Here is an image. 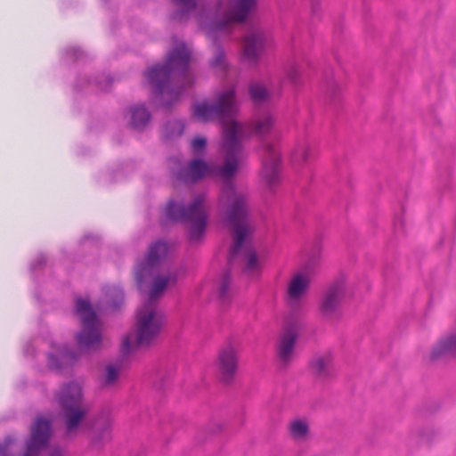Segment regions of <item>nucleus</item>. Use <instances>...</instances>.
<instances>
[{
    "instance_id": "obj_19",
    "label": "nucleus",
    "mask_w": 456,
    "mask_h": 456,
    "mask_svg": "<svg viewBox=\"0 0 456 456\" xmlns=\"http://www.w3.org/2000/svg\"><path fill=\"white\" fill-rule=\"evenodd\" d=\"M310 284V279L306 273H298L289 281L288 296L291 301H298L306 292Z\"/></svg>"
},
{
    "instance_id": "obj_20",
    "label": "nucleus",
    "mask_w": 456,
    "mask_h": 456,
    "mask_svg": "<svg viewBox=\"0 0 456 456\" xmlns=\"http://www.w3.org/2000/svg\"><path fill=\"white\" fill-rule=\"evenodd\" d=\"M191 111L192 117L201 122H208L215 118L213 102L208 100L193 102Z\"/></svg>"
},
{
    "instance_id": "obj_41",
    "label": "nucleus",
    "mask_w": 456,
    "mask_h": 456,
    "mask_svg": "<svg viewBox=\"0 0 456 456\" xmlns=\"http://www.w3.org/2000/svg\"><path fill=\"white\" fill-rule=\"evenodd\" d=\"M65 52L67 55L72 53L73 62H77L83 55V52L78 46L69 47Z\"/></svg>"
},
{
    "instance_id": "obj_3",
    "label": "nucleus",
    "mask_w": 456,
    "mask_h": 456,
    "mask_svg": "<svg viewBox=\"0 0 456 456\" xmlns=\"http://www.w3.org/2000/svg\"><path fill=\"white\" fill-rule=\"evenodd\" d=\"M53 398L65 425V437L71 438L82 428L89 439V446L102 449L112 430L111 407L103 406L96 415L87 418L88 410L83 404V387L74 379L63 382L54 392Z\"/></svg>"
},
{
    "instance_id": "obj_11",
    "label": "nucleus",
    "mask_w": 456,
    "mask_h": 456,
    "mask_svg": "<svg viewBox=\"0 0 456 456\" xmlns=\"http://www.w3.org/2000/svg\"><path fill=\"white\" fill-rule=\"evenodd\" d=\"M192 53L186 42L175 40V45L165 54L163 61L180 78H187L191 70Z\"/></svg>"
},
{
    "instance_id": "obj_28",
    "label": "nucleus",
    "mask_w": 456,
    "mask_h": 456,
    "mask_svg": "<svg viewBox=\"0 0 456 456\" xmlns=\"http://www.w3.org/2000/svg\"><path fill=\"white\" fill-rule=\"evenodd\" d=\"M173 371L171 370H159L156 374L153 387L158 391H163L171 383Z\"/></svg>"
},
{
    "instance_id": "obj_7",
    "label": "nucleus",
    "mask_w": 456,
    "mask_h": 456,
    "mask_svg": "<svg viewBox=\"0 0 456 456\" xmlns=\"http://www.w3.org/2000/svg\"><path fill=\"white\" fill-rule=\"evenodd\" d=\"M275 118L270 112L260 115L254 122L252 133L261 141L262 156V178L270 191L273 190L280 182V167L281 156L274 145L266 141L274 129Z\"/></svg>"
},
{
    "instance_id": "obj_30",
    "label": "nucleus",
    "mask_w": 456,
    "mask_h": 456,
    "mask_svg": "<svg viewBox=\"0 0 456 456\" xmlns=\"http://www.w3.org/2000/svg\"><path fill=\"white\" fill-rule=\"evenodd\" d=\"M314 158V151L309 146L299 147L293 155V160H298L300 165L307 164Z\"/></svg>"
},
{
    "instance_id": "obj_5",
    "label": "nucleus",
    "mask_w": 456,
    "mask_h": 456,
    "mask_svg": "<svg viewBox=\"0 0 456 456\" xmlns=\"http://www.w3.org/2000/svg\"><path fill=\"white\" fill-rule=\"evenodd\" d=\"M205 195L196 194L186 205L170 199L165 208V218L171 224H190L187 238L190 241L202 240L208 224V214L204 208Z\"/></svg>"
},
{
    "instance_id": "obj_29",
    "label": "nucleus",
    "mask_w": 456,
    "mask_h": 456,
    "mask_svg": "<svg viewBox=\"0 0 456 456\" xmlns=\"http://www.w3.org/2000/svg\"><path fill=\"white\" fill-rule=\"evenodd\" d=\"M290 431L295 438H305L309 433V426L305 420L296 419L290 424Z\"/></svg>"
},
{
    "instance_id": "obj_25",
    "label": "nucleus",
    "mask_w": 456,
    "mask_h": 456,
    "mask_svg": "<svg viewBox=\"0 0 456 456\" xmlns=\"http://www.w3.org/2000/svg\"><path fill=\"white\" fill-rule=\"evenodd\" d=\"M308 366L315 378L330 379L332 376L330 366L325 362L323 357H318L311 360Z\"/></svg>"
},
{
    "instance_id": "obj_8",
    "label": "nucleus",
    "mask_w": 456,
    "mask_h": 456,
    "mask_svg": "<svg viewBox=\"0 0 456 456\" xmlns=\"http://www.w3.org/2000/svg\"><path fill=\"white\" fill-rule=\"evenodd\" d=\"M142 76L151 86L148 95V101L151 106L156 99L166 94L169 83L176 77L163 61L148 66L142 71Z\"/></svg>"
},
{
    "instance_id": "obj_23",
    "label": "nucleus",
    "mask_w": 456,
    "mask_h": 456,
    "mask_svg": "<svg viewBox=\"0 0 456 456\" xmlns=\"http://www.w3.org/2000/svg\"><path fill=\"white\" fill-rule=\"evenodd\" d=\"M185 126V122L182 119L166 121L162 126L164 138L167 141H171L182 136L184 133Z\"/></svg>"
},
{
    "instance_id": "obj_22",
    "label": "nucleus",
    "mask_w": 456,
    "mask_h": 456,
    "mask_svg": "<svg viewBox=\"0 0 456 456\" xmlns=\"http://www.w3.org/2000/svg\"><path fill=\"white\" fill-rule=\"evenodd\" d=\"M324 82L326 86V94L329 97L330 102L334 107H337L341 101V89L338 83L334 80L333 71L331 69L325 72Z\"/></svg>"
},
{
    "instance_id": "obj_44",
    "label": "nucleus",
    "mask_w": 456,
    "mask_h": 456,
    "mask_svg": "<svg viewBox=\"0 0 456 456\" xmlns=\"http://www.w3.org/2000/svg\"><path fill=\"white\" fill-rule=\"evenodd\" d=\"M48 449L50 450L48 456H63V450L59 445L53 447L50 446Z\"/></svg>"
},
{
    "instance_id": "obj_10",
    "label": "nucleus",
    "mask_w": 456,
    "mask_h": 456,
    "mask_svg": "<svg viewBox=\"0 0 456 456\" xmlns=\"http://www.w3.org/2000/svg\"><path fill=\"white\" fill-rule=\"evenodd\" d=\"M213 109L215 118H218L223 124L232 122L233 126L239 129L240 124L235 119L239 107L236 102V87L232 86L219 92L213 101ZM240 132V130H238Z\"/></svg>"
},
{
    "instance_id": "obj_45",
    "label": "nucleus",
    "mask_w": 456,
    "mask_h": 456,
    "mask_svg": "<svg viewBox=\"0 0 456 456\" xmlns=\"http://www.w3.org/2000/svg\"><path fill=\"white\" fill-rule=\"evenodd\" d=\"M311 4L312 13L318 16L320 12V0H309Z\"/></svg>"
},
{
    "instance_id": "obj_4",
    "label": "nucleus",
    "mask_w": 456,
    "mask_h": 456,
    "mask_svg": "<svg viewBox=\"0 0 456 456\" xmlns=\"http://www.w3.org/2000/svg\"><path fill=\"white\" fill-rule=\"evenodd\" d=\"M248 211L245 197L226 201V211L224 221L232 232V244L230 248L227 266L223 271L222 280L218 289V297L224 299L227 294L232 281V269L233 261L240 253L243 244L249 235L248 224Z\"/></svg>"
},
{
    "instance_id": "obj_38",
    "label": "nucleus",
    "mask_w": 456,
    "mask_h": 456,
    "mask_svg": "<svg viewBox=\"0 0 456 456\" xmlns=\"http://www.w3.org/2000/svg\"><path fill=\"white\" fill-rule=\"evenodd\" d=\"M419 436L428 445H431L433 439L436 436V432L434 429L425 428L419 430Z\"/></svg>"
},
{
    "instance_id": "obj_13",
    "label": "nucleus",
    "mask_w": 456,
    "mask_h": 456,
    "mask_svg": "<svg viewBox=\"0 0 456 456\" xmlns=\"http://www.w3.org/2000/svg\"><path fill=\"white\" fill-rule=\"evenodd\" d=\"M346 293V281L339 278L331 283L319 305V311L325 319H331L336 314Z\"/></svg>"
},
{
    "instance_id": "obj_24",
    "label": "nucleus",
    "mask_w": 456,
    "mask_h": 456,
    "mask_svg": "<svg viewBox=\"0 0 456 456\" xmlns=\"http://www.w3.org/2000/svg\"><path fill=\"white\" fill-rule=\"evenodd\" d=\"M248 94L255 105H262L271 99L267 87L260 83H253L248 87Z\"/></svg>"
},
{
    "instance_id": "obj_27",
    "label": "nucleus",
    "mask_w": 456,
    "mask_h": 456,
    "mask_svg": "<svg viewBox=\"0 0 456 456\" xmlns=\"http://www.w3.org/2000/svg\"><path fill=\"white\" fill-rule=\"evenodd\" d=\"M208 151V139L198 134L191 140V151L192 157L205 158Z\"/></svg>"
},
{
    "instance_id": "obj_47",
    "label": "nucleus",
    "mask_w": 456,
    "mask_h": 456,
    "mask_svg": "<svg viewBox=\"0 0 456 456\" xmlns=\"http://www.w3.org/2000/svg\"><path fill=\"white\" fill-rule=\"evenodd\" d=\"M164 276L167 277L168 279V285L169 284H176L178 281V274L176 273H169L167 274H164Z\"/></svg>"
},
{
    "instance_id": "obj_21",
    "label": "nucleus",
    "mask_w": 456,
    "mask_h": 456,
    "mask_svg": "<svg viewBox=\"0 0 456 456\" xmlns=\"http://www.w3.org/2000/svg\"><path fill=\"white\" fill-rule=\"evenodd\" d=\"M119 352H121V348L119 349ZM120 354H121V359L118 363H109L104 367L103 376H102V387L112 386L118 379L123 361L125 358H126L128 356V355L124 356L122 354V353H120Z\"/></svg>"
},
{
    "instance_id": "obj_37",
    "label": "nucleus",
    "mask_w": 456,
    "mask_h": 456,
    "mask_svg": "<svg viewBox=\"0 0 456 456\" xmlns=\"http://www.w3.org/2000/svg\"><path fill=\"white\" fill-rule=\"evenodd\" d=\"M47 263V257L44 254H40L37 260H34L29 265V270L35 272L37 270H42L45 267Z\"/></svg>"
},
{
    "instance_id": "obj_17",
    "label": "nucleus",
    "mask_w": 456,
    "mask_h": 456,
    "mask_svg": "<svg viewBox=\"0 0 456 456\" xmlns=\"http://www.w3.org/2000/svg\"><path fill=\"white\" fill-rule=\"evenodd\" d=\"M265 36L262 32L254 31L248 34L245 37L243 59L250 64H256L265 48Z\"/></svg>"
},
{
    "instance_id": "obj_14",
    "label": "nucleus",
    "mask_w": 456,
    "mask_h": 456,
    "mask_svg": "<svg viewBox=\"0 0 456 456\" xmlns=\"http://www.w3.org/2000/svg\"><path fill=\"white\" fill-rule=\"evenodd\" d=\"M301 328V323L298 321L293 320L287 322L278 348V355L282 362L288 363L290 361Z\"/></svg>"
},
{
    "instance_id": "obj_33",
    "label": "nucleus",
    "mask_w": 456,
    "mask_h": 456,
    "mask_svg": "<svg viewBox=\"0 0 456 456\" xmlns=\"http://www.w3.org/2000/svg\"><path fill=\"white\" fill-rule=\"evenodd\" d=\"M175 4L180 7L181 15L189 13L195 10L198 6V0H174Z\"/></svg>"
},
{
    "instance_id": "obj_31",
    "label": "nucleus",
    "mask_w": 456,
    "mask_h": 456,
    "mask_svg": "<svg viewBox=\"0 0 456 456\" xmlns=\"http://www.w3.org/2000/svg\"><path fill=\"white\" fill-rule=\"evenodd\" d=\"M228 27V20L224 17L214 16L209 23L208 28L211 32L217 33L225 30Z\"/></svg>"
},
{
    "instance_id": "obj_12",
    "label": "nucleus",
    "mask_w": 456,
    "mask_h": 456,
    "mask_svg": "<svg viewBox=\"0 0 456 456\" xmlns=\"http://www.w3.org/2000/svg\"><path fill=\"white\" fill-rule=\"evenodd\" d=\"M194 78L187 77L183 80H177L175 84L173 81L169 83L167 88L166 94L161 95L160 98L156 99L152 103L151 108L158 111L163 110L167 114H171L175 107L181 102L182 97L188 87L193 86Z\"/></svg>"
},
{
    "instance_id": "obj_35",
    "label": "nucleus",
    "mask_w": 456,
    "mask_h": 456,
    "mask_svg": "<svg viewBox=\"0 0 456 456\" xmlns=\"http://www.w3.org/2000/svg\"><path fill=\"white\" fill-rule=\"evenodd\" d=\"M440 404L437 402L432 401L425 403L419 410L418 412L420 416L431 415L438 411Z\"/></svg>"
},
{
    "instance_id": "obj_26",
    "label": "nucleus",
    "mask_w": 456,
    "mask_h": 456,
    "mask_svg": "<svg viewBox=\"0 0 456 456\" xmlns=\"http://www.w3.org/2000/svg\"><path fill=\"white\" fill-rule=\"evenodd\" d=\"M241 251L243 252L246 259V265L243 268V272L247 273L253 271L258 265V255L256 250L251 244H247L245 242L240 252Z\"/></svg>"
},
{
    "instance_id": "obj_15",
    "label": "nucleus",
    "mask_w": 456,
    "mask_h": 456,
    "mask_svg": "<svg viewBox=\"0 0 456 456\" xmlns=\"http://www.w3.org/2000/svg\"><path fill=\"white\" fill-rule=\"evenodd\" d=\"M127 113L129 114L127 128L138 133H143L148 130L153 116L144 102L129 105Z\"/></svg>"
},
{
    "instance_id": "obj_2",
    "label": "nucleus",
    "mask_w": 456,
    "mask_h": 456,
    "mask_svg": "<svg viewBox=\"0 0 456 456\" xmlns=\"http://www.w3.org/2000/svg\"><path fill=\"white\" fill-rule=\"evenodd\" d=\"M169 252V245L163 239L153 241L147 252L134 266V279L140 292L147 293L143 309L137 313L135 338L130 336L122 339L121 353L124 356L141 349H150L159 337L165 322L164 312L158 311L154 302L160 298L168 287V278L159 273V267Z\"/></svg>"
},
{
    "instance_id": "obj_36",
    "label": "nucleus",
    "mask_w": 456,
    "mask_h": 456,
    "mask_svg": "<svg viewBox=\"0 0 456 456\" xmlns=\"http://www.w3.org/2000/svg\"><path fill=\"white\" fill-rule=\"evenodd\" d=\"M225 60V52L222 46H219L213 56V58L210 60L209 64L211 67H220L224 64Z\"/></svg>"
},
{
    "instance_id": "obj_9",
    "label": "nucleus",
    "mask_w": 456,
    "mask_h": 456,
    "mask_svg": "<svg viewBox=\"0 0 456 456\" xmlns=\"http://www.w3.org/2000/svg\"><path fill=\"white\" fill-rule=\"evenodd\" d=\"M220 165L208 162L205 158L191 157L185 167L177 174L179 180L185 184L193 185L206 178L216 177Z\"/></svg>"
},
{
    "instance_id": "obj_43",
    "label": "nucleus",
    "mask_w": 456,
    "mask_h": 456,
    "mask_svg": "<svg viewBox=\"0 0 456 456\" xmlns=\"http://www.w3.org/2000/svg\"><path fill=\"white\" fill-rule=\"evenodd\" d=\"M317 258H318V256L315 254H313L312 256H310L308 260L305 264V267H304L305 270L308 271V272L312 271L317 263Z\"/></svg>"
},
{
    "instance_id": "obj_6",
    "label": "nucleus",
    "mask_w": 456,
    "mask_h": 456,
    "mask_svg": "<svg viewBox=\"0 0 456 456\" xmlns=\"http://www.w3.org/2000/svg\"><path fill=\"white\" fill-rule=\"evenodd\" d=\"M220 149L224 155V162L220 165V169L216 177L223 180L222 195L226 201L244 197L237 192L234 182V178L240 170V157L244 150L240 133L236 127L224 129Z\"/></svg>"
},
{
    "instance_id": "obj_42",
    "label": "nucleus",
    "mask_w": 456,
    "mask_h": 456,
    "mask_svg": "<svg viewBox=\"0 0 456 456\" xmlns=\"http://www.w3.org/2000/svg\"><path fill=\"white\" fill-rule=\"evenodd\" d=\"M224 429V425L222 423H215L211 424L207 428V432L209 435H216L220 433Z\"/></svg>"
},
{
    "instance_id": "obj_18",
    "label": "nucleus",
    "mask_w": 456,
    "mask_h": 456,
    "mask_svg": "<svg viewBox=\"0 0 456 456\" xmlns=\"http://www.w3.org/2000/svg\"><path fill=\"white\" fill-rule=\"evenodd\" d=\"M256 5V0H236L230 12V19L237 23H245Z\"/></svg>"
},
{
    "instance_id": "obj_46",
    "label": "nucleus",
    "mask_w": 456,
    "mask_h": 456,
    "mask_svg": "<svg viewBox=\"0 0 456 456\" xmlns=\"http://www.w3.org/2000/svg\"><path fill=\"white\" fill-rule=\"evenodd\" d=\"M394 270L392 267L387 265L384 269V279L387 282L393 279Z\"/></svg>"
},
{
    "instance_id": "obj_34",
    "label": "nucleus",
    "mask_w": 456,
    "mask_h": 456,
    "mask_svg": "<svg viewBox=\"0 0 456 456\" xmlns=\"http://www.w3.org/2000/svg\"><path fill=\"white\" fill-rule=\"evenodd\" d=\"M287 76H288V78L289 79V81L291 82V84L295 87H298L302 85L301 73L296 65L291 66L288 69Z\"/></svg>"
},
{
    "instance_id": "obj_40",
    "label": "nucleus",
    "mask_w": 456,
    "mask_h": 456,
    "mask_svg": "<svg viewBox=\"0 0 456 456\" xmlns=\"http://www.w3.org/2000/svg\"><path fill=\"white\" fill-rule=\"evenodd\" d=\"M23 354L27 357L35 358L37 355V348L31 341H28L23 347Z\"/></svg>"
},
{
    "instance_id": "obj_1",
    "label": "nucleus",
    "mask_w": 456,
    "mask_h": 456,
    "mask_svg": "<svg viewBox=\"0 0 456 456\" xmlns=\"http://www.w3.org/2000/svg\"><path fill=\"white\" fill-rule=\"evenodd\" d=\"M125 304V291L118 285H107L102 289V297L94 304L89 296L75 297L74 314L80 321V330L74 339L77 350L69 343L54 346L55 352L46 354L49 370L57 374H72L74 367L83 354L100 352L103 346L102 321L100 314H114Z\"/></svg>"
},
{
    "instance_id": "obj_16",
    "label": "nucleus",
    "mask_w": 456,
    "mask_h": 456,
    "mask_svg": "<svg viewBox=\"0 0 456 456\" xmlns=\"http://www.w3.org/2000/svg\"><path fill=\"white\" fill-rule=\"evenodd\" d=\"M218 369L220 372V381L225 385H231L238 370V359L232 345H229L219 352Z\"/></svg>"
},
{
    "instance_id": "obj_32",
    "label": "nucleus",
    "mask_w": 456,
    "mask_h": 456,
    "mask_svg": "<svg viewBox=\"0 0 456 456\" xmlns=\"http://www.w3.org/2000/svg\"><path fill=\"white\" fill-rule=\"evenodd\" d=\"M113 77L108 76H96L94 78V83L103 92H110L113 86Z\"/></svg>"
},
{
    "instance_id": "obj_39",
    "label": "nucleus",
    "mask_w": 456,
    "mask_h": 456,
    "mask_svg": "<svg viewBox=\"0 0 456 456\" xmlns=\"http://www.w3.org/2000/svg\"><path fill=\"white\" fill-rule=\"evenodd\" d=\"M13 442L12 436L4 437V442L0 443V456H8V446Z\"/></svg>"
}]
</instances>
